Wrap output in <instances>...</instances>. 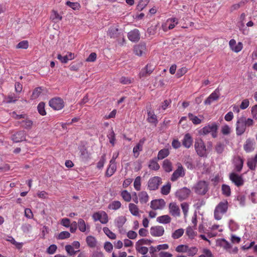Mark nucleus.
<instances>
[{"mask_svg":"<svg viewBox=\"0 0 257 257\" xmlns=\"http://www.w3.org/2000/svg\"><path fill=\"white\" fill-rule=\"evenodd\" d=\"M254 121L252 119L246 118L244 116L238 118L236 123V134L237 136L242 135L245 132L247 126H251Z\"/></svg>","mask_w":257,"mask_h":257,"instance_id":"f257e3e1","label":"nucleus"},{"mask_svg":"<svg viewBox=\"0 0 257 257\" xmlns=\"http://www.w3.org/2000/svg\"><path fill=\"white\" fill-rule=\"evenodd\" d=\"M228 207V203L227 200H224L219 203L216 206L214 212V216L216 220H220L223 214L225 213Z\"/></svg>","mask_w":257,"mask_h":257,"instance_id":"f03ea898","label":"nucleus"},{"mask_svg":"<svg viewBox=\"0 0 257 257\" xmlns=\"http://www.w3.org/2000/svg\"><path fill=\"white\" fill-rule=\"evenodd\" d=\"M194 148L196 153L201 157H206L207 149L206 146L201 138H197L195 139Z\"/></svg>","mask_w":257,"mask_h":257,"instance_id":"7ed1b4c3","label":"nucleus"},{"mask_svg":"<svg viewBox=\"0 0 257 257\" xmlns=\"http://www.w3.org/2000/svg\"><path fill=\"white\" fill-rule=\"evenodd\" d=\"M193 189L196 194L205 195L208 191V184L205 181H200L194 185Z\"/></svg>","mask_w":257,"mask_h":257,"instance_id":"20e7f679","label":"nucleus"},{"mask_svg":"<svg viewBox=\"0 0 257 257\" xmlns=\"http://www.w3.org/2000/svg\"><path fill=\"white\" fill-rule=\"evenodd\" d=\"M176 165L177 168L171 177L172 182L176 181L179 178L184 177L186 174V170L180 163H178Z\"/></svg>","mask_w":257,"mask_h":257,"instance_id":"39448f33","label":"nucleus"},{"mask_svg":"<svg viewBox=\"0 0 257 257\" xmlns=\"http://www.w3.org/2000/svg\"><path fill=\"white\" fill-rule=\"evenodd\" d=\"M217 130L218 125L215 123H213L203 127L200 131V134L206 135L209 133H211L212 137L215 138L217 137Z\"/></svg>","mask_w":257,"mask_h":257,"instance_id":"423d86ee","label":"nucleus"},{"mask_svg":"<svg viewBox=\"0 0 257 257\" xmlns=\"http://www.w3.org/2000/svg\"><path fill=\"white\" fill-rule=\"evenodd\" d=\"M49 106L55 110H60L64 106V102L60 97L51 99L49 102Z\"/></svg>","mask_w":257,"mask_h":257,"instance_id":"0eeeda50","label":"nucleus"},{"mask_svg":"<svg viewBox=\"0 0 257 257\" xmlns=\"http://www.w3.org/2000/svg\"><path fill=\"white\" fill-rule=\"evenodd\" d=\"M162 183V179L158 176L150 178L148 181V188L150 190H156Z\"/></svg>","mask_w":257,"mask_h":257,"instance_id":"6e6552de","label":"nucleus"},{"mask_svg":"<svg viewBox=\"0 0 257 257\" xmlns=\"http://www.w3.org/2000/svg\"><path fill=\"white\" fill-rule=\"evenodd\" d=\"M92 218L95 221H99L102 224H105L108 221L107 214L104 211L94 213L92 215Z\"/></svg>","mask_w":257,"mask_h":257,"instance_id":"1a4fd4ad","label":"nucleus"},{"mask_svg":"<svg viewBox=\"0 0 257 257\" xmlns=\"http://www.w3.org/2000/svg\"><path fill=\"white\" fill-rule=\"evenodd\" d=\"M229 179L237 187L242 186L244 184V180L242 177L235 173L232 172L229 174Z\"/></svg>","mask_w":257,"mask_h":257,"instance_id":"9d476101","label":"nucleus"},{"mask_svg":"<svg viewBox=\"0 0 257 257\" xmlns=\"http://www.w3.org/2000/svg\"><path fill=\"white\" fill-rule=\"evenodd\" d=\"M190 193L191 191L189 189L186 187H183L176 192V196L179 200L182 201L187 199L189 197Z\"/></svg>","mask_w":257,"mask_h":257,"instance_id":"9b49d317","label":"nucleus"},{"mask_svg":"<svg viewBox=\"0 0 257 257\" xmlns=\"http://www.w3.org/2000/svg\"><path fill=\"white\" fill-rule=\"evenodd\" d=\"M154 66L151 64H148L144 68H142L139 74L140 78L147 77L154 71Z\"/></svg>","mask_w":257,"mask_h":257,"instance_id":"f8f14e48","label":"nucleus"},{"mask_svg":"<svg viewBox=\"0 0 257 257\" xmlns=\"http://www.w3.org/2000/svg\"><path fill=\"white\" fill-rule=\"evenodd\" d=\"M220 90L218 88H216L204 101V104L210 105L214 101L217 100L220 96Z\"/></svg>","mask_w":257,"mask_h":257,"instance_id":"ddd939ff","label":"nucleus"},{"mask_svg":"<svg viewBox=\"0 0 257 257\" xmlns=\"http://www.w3.org/2000/svg\"><path fill=\"white\" fill-rule=\"evenodd\" d=\"M164 232L165 230L162 226H154L150 228V233L153 236H161L164 234Z\"/></svg>","mask_w":257,"mask_h":257,"instance_id":"4468645a","label":"nucleus"},{"mask_svg":"<svg viewBox=\"0 0 257 257\" xmlns=\"http://www.w3.org/2000/svg\"><path fill=\"white\" fill-rule=\"evenodd\" d=\"M169 209L170 213L174 217L180 216V210L179 206L175 202H171L169 204Z\"/></svg>","mask_w":257,"mask_h":257,"instance_id":"2eb2a0df","label":"nucleus"},{"mask_svg":"<svg viewBox=\"0 0 257 257\" xmlns=\"http://www.w3.org/2000/svg\"><path fill=\"white\" fill-rule=\"evenodd\" d=\"M255 145V142L253 139H251L250 138L247 139L244 145H243V149L245 151L246 153H249L252 152L254 150Z\"/></svg>","mask_w":257,"mask_h":257,"instance_id":"dca6fc26","label":"nucleus"},{"mask_svg":"<svg viewBox=\"0 0 257 257\" xmlns=\"http://www.w3.org/2000/svg\"><path fill=\"white\" fill-rule=\"evenodd\" d=\"M165 205V202L163 199L154 200L151 202L150 207L154 210L162 209Z\"/></svg>","mask_w":257,"mask_h":257,"instance_id":"f3484780","label":"nucleus"},{"mask_svg":"<svg viewBox=\"0 0 257 257\" xmlns=\"http://www.w3.org/2000/svg\"><path fill=\"white\" fill-rule=\"evenodd\" d=\"M193 142V138L191 135L187 133L184 136L182 140V145L185 148L189 149L192 146Z\"/></svg>","mask_w":257,"mask_h":257,"instance_id":"a211bd4d","label":"nucleus"},{"mask_svg":"<svg viewBox=\"0 0 257 257\" xmlns=\"http://www.w3.org/2000/svg\"><path fill=\"white\" fill-rule=\"evenodd\" d=\"M127 37L128 39L132 42H138L140 39V34L138 29H134L130 31Z\"/></svg>","mask_w":257,"mask_h":257,"instance_id":"6ab92c4d","label":"nucleus"},{"mask_svg":"<svg viewBox=\"0 0 257 257\" xmlns=\"http://www.w3.org/2000/svg\"><path fill=\"white\" fill-rule=\"evenodd\" d=\"M146 46L145 44H140L136 45L134 48V53L139 56H141L145 53Z\"/></svg>","mask_w":257,"mask_h":257,"instance_id":"aec40b11","label":"nucleus"},{"mask_svg":"<svg viewBox=\"0 0 257 257\" xmlns=\"http://www.w3.org/2000/svg\"><path fill=\"white\" fill-rule=\"evenodd\" d=\"M12 140L16 143L22 142L26 139V134L24 131H20L14 134L12 137Z\"/></svg>","mask_w":257,"mask_h":257,"instance_id":"412c9836","label":"nucleus"},{"mask_svg":"<svg viewBox=\"0 0 257 257\" xmlns=\"http://www.w3.org/2000/svg\"><path fill=\"white\" fill-rule=\"evenodd\" d=\"M146 141L145 138H143L140 140L139 143L134 148L133 152L134 156L136 158H137L139 155V152L142 151L143 146Z\"/></svg>","mask_w":257,"mask_h":257,"instance_id":"4be33fe9","label":"nucleus"},{"mask_svg":"<svg viewBox=\"0 0 257 257\" xmlns=\"http://www.w3.org/2000/svg\"><path fill=\"white\" fill-rule=\"evenodd\" d=\"M257 163V154L253 158H248L247 161V166L250 170L254 171L255 169Z\"/></svg>","mask_w":257,"mask_h":257,"instance_id":"5701e85b","label":"nucleus"},{"mask_svg":"<svg viewBox=\"0 0 257 257\" xmlns=\"http://www.w3.org/2000/svg\"><path fill=\"white\" fill-rule=\"evenodd\" d=\"M119 30L117 27H111L108 31V35L111 38H117L120 35Z\"/></svg>","mask_w":257,"mask_h":257,"instance_id":"b1692460","label":"nucleus"},{"mask_svg":"<svg viewBox=\"0 0 257 257\" xmlns=\"http://www.w3.org/2000/svg\"><path fill=\"white\" fill-rule=\"evenodd\" d=\"M116 163H110L107 169V170L105 173V175L107 177H111L116 171Z\"/></svg>","mask_w":257,"mask_h":257,"instance_id":"393cba45","label":"nucleus"},{"mask_svg":"<svg viewBox=\"0 0 257 257\" xmlns=\"http://www.w3.org/2000/svg\"><path fill=\"white\" fill-rule=\"evenodd\" d=\"M138 197L141 204H145L149 201V196L147 192L145 191L139 192Z\"/></svg>","mask_w":257,"mask_h":257,"instance_id":"a878e982","label":"nucleus"},{"mask_svg":"<svg viewBox=\"0 0 257 257\" xmlns=\"http://www.w3.org/2000/svg\"><path fill=\"white\" fill-rule=\"evenodd\" d=\"M86 241L87 245L91 248L96 247L97 241L96 239L93 236H88L86 238Z\"/></svg>","mask_w":257,"mask_h":257,"instance_id":"bb28decb","label":"nucleus"},{"mask_svg":"<svg viewBox=\"0 0 257 257\" xmlns=\"http://www.w3.org/2000/svg\"><path fill=\"white\" fill-rule=\"evenodd\" d=\"M243 160L239 156H238L235 159V169L237 172H240L243 167Z\"/></svg>","mask_w":257,"mask_h":257,"instance_id":"cd10ccee","label":"nucleus"},{"mask_svg":"<svg viewBox=\"0 0 257 257\" xmlns=\"http://www.w3.org/2000/svg\"><path fill=\"white\" fill-rule=\"evenodd\" d=\"M128 209L131 214L136 216H140V211L138 207L134 203H130L128 204Z\"/></svg>","mask_w":257,"mask_h":257,"instance_id":"c85d7f7f","label":"nucleus"},{"mask_svg":"<svg viewBox=\"0 0 257 257\" xmlns=\"http://www.w3.org/2000/svg\"><path fill=\"white\" fill-rule=\"evenodd\" d=\"M162 167L166 172H170L173 170L172 163L168 159H165L163 161Z\"/></svg>","mask_w":257,"mask_h":257,"instance_id":"c756f323","label":"nucleus"},{"mask_svg":"<svg viewBox=\"0 0 257 257\" xmlns=\"http://www.w3.org/2000/svg\"><path fill=\"white\" fill-rule=\"evenodd\" d=\"M170 154V151L168 149H163L160 150L157 156V160H161L167 157Z\"/></svg>","mask_w":257,"mask_h":257,"instance_id":"7c9ffc66","label":"nucleus"},{"mask_svg":"<svg viewBox=\"0 0 257 257\" xmlns=\"http://www.w3.org/2000/svg\"><path fill=\"white\" fill-rule=\"evenodd\" d=\"M50 19L54 23H57L62 20V17L59 14L57 11L52 10L50 16Z\"/></svg>","mask_w":257,"mask_h":257,"instance_id":"2f4dec72","label":"nucleus"},{"mask_svg":"<svg viewBox=\"0 0 257 257\" xmlns=\"http://www.w3.org/2000/svg\"><path fill=\"white\" fill-rule=\"evenodd\" d=\"M157 221L160 223L167 224L171 222V218L168 215H162L157 217Z\"/></svg>","mask_w":257,"mask_h":257,"instance_id":"473e14b6","label":"nucleus"},{"mask_svg":"<svg viewBox=\"0 0 257 257\" xmlns=\"http://www.w3.org/2000/svg\"><path fill=\"white\" fill-rule=\"evenodd\" d=\"M121 206V203L119 201H113L108 205V208L113 210H116L119 209Z\"/></svg>","mask_w":257,"mask_h":257,"instance_id":"72a5a7b5","label":"nucleus"},{"mask_svg":"<svg viewBox=\"0 0 257 257\" xmlns=\"http://www.w3.org/2000/svg\"><path fill=\"white\" fill-rule=\"evenodd\" d=\"M157 159L151 160L149 164V168L153 170L157 171L160 169V165L158 163Z\"/></svg>","mask_w":257,"mask_h":257,"instance_id":"f704fd0d","label":"nucleus"},{"mask_svg":"<svg viewBox=\"0 0 257 257\" xmlns=\"http://www.w3.org/2000/svg\"><path fill=\"white\" fill-rule=\"evenodd\" d=\"M184 233V230L183 228H179L175 230L172 233V237L174 239H178L181 237Z\"/></svg>","mask_w":257,"mask_h":257,"instance_id":"c9c22d12","label":"nucleus"},{"mask_svg":"<svg viewBox=\"0 0 257 257\" xmlns=\"http://www.w3.org/2000/svg\"><path fill=\"white\" fill-rule=\"evenodd\" d=\"M148 117L147 120L149 122L152 123H156L157 122V116L154 114V112L148 111Z\"/></svg>","mask_w":257,"mask_h":257,"instance_id":"e433bc0d","label":"nucleus"},{"mask_svg":"<svg viewBox=\"0 0 257 257\" xmlns=\"http://www.w3.org/2000/svg\"><path fill=\"white\" fill-rule=\"evenodd\" d=\"M221 190L222 194L226 196L229 197L231 195V190L230 187L226 184H223L221 186Z\"/></svg>","mask_w":257,"mask_h":257,"instance_id":"4c0bfd02","label":"nucleus"},{"mask_svg":"<svg viewBox=\"0 0 257 257\" xmlns=\"http://www.w3.org/2000/svg\"><path fill=\"white\" fill-rule=\"evenodd\" d=\"M188 118L194 124H199L202 121L201 119L191 113L188 114Z\"/></svg>","mask_w":257,"mask_h":257,"instance_id":"58836bf2","label":"nucleus"},{"mask_svg":"<svg viewBox=\"0 0 257 257\" xmlns=\"http://www.w3.org/2000/svg\"><path fill=\"white\" fill-rule=\"evenodd\" d=\"M120 195L122 199L126 202H130L132 199V196L127 190H124L121 191Z\"/></svg>","mask_w":257,"mask_h":257,"instance_id":"ea45409f","label":"nucleus"},{"mask_svg":"<svg viewBox=\"0 0 257 257\" xmlns=\"http://www.w3.org/2000/svg\"><path fill=\"white\" fill-rule=\"evenodd\" d=\"M136 249L138 252L143 255L146 254L148 251V247L137 243L136 244Z\"/></svg>","mask_w":257,"mask_h":257,"instance_id":"a19ab883","label":"nucleus"},{"mask_svg":"<svg viewBox=\"0 0 257 257\" xmlns=\"http://www.w3.org/2000/svg\"><path fill=\"white\" fill-rule=\"evenodd\" d=\"M198 251V249L196 246H191L189 247L188 246L187 248V254L189 256H193L196 255Z\"/></svg>","mask_w":257,"mask_h":257,"instance_id":"79ce46f5","label":"nucleus"},{"mask_svg":"<svg viewBox=\"0 0 257 257\" xmlns=\"http://www.w3.org/2000/svg\"><path fill=\"white\" fill-rule=\"evenodd\" d=\"M225 148V145L223 143L218 142L215 146V150L218 154H222Z\"/></svg>","mask_w":257,"mask_h":257,"instance_id":"37998d69","label":"nucleus"},{"mask_svg":"<svg viewBox=\"0 0 257 257\" xmlns=\"http://www.w3.org/2000/svg\"><path fill=\"white\" fill-rule=\"evenodd\" d=\"M104 233L110 239H114L116 238V235L112 232L108 227H104L103 228Z\"/></svg>","mask_w":257,"mask_h":257,"instance_id":"c03bdc74","label":"nucleus"},{"mask_svg":"<svg viewBox=\"0 0 257 257\" xmlns=\"http://www.w3.org/2000/svg\"><path fill=\"white\" fill-rule=\"evenodd\" d=\"M188 245L186 244H180L175 248V251L179 253H186L187 251Z\"/></svg>","mask_w":257,"mask_h":257,"instance_id":"a18cd8bd","label":"nucleus"},{"mask_svg":"<svg viewBox=\"0 0 257 257\" xmlns=\"http://www.w3.org/2000/svg\"><path fill=\"white\" fill-rule=\"evenodd\" d=\"M78 226L79 230L81 232H85L86 230V226L84 220L79 219L78 221Z\"/></svg>","mask_w":257,"mask_h":257,"instance_id":"49530a36","label":"nucleus"},{"mask_svg":"<svg viewBox=\"0 0 257 257\" xmlns=\"http://www.w3.org/2000/svg\"><path fill=\"white\" fill-rule=\"evenodd\" d=\"M171 187V183L169 182L167 185H164L161 188L162 194L165 195H168L170 192Z\"/></svg>","mask_w":257,"mask_h":257,"instance_id":"de8ad7c7","label":"nucleus"},{"mask_svg":"<svg viewBox=\"0 0 257 257\" xmlns=\"http://www.w3.org/2000/svg\"><path fill=\"white\" fill-rule=\"evenodd\" d=\"M107 136L109 139V143L112 145V146H114L115 142V135L112 128H111L110 132L107 135Z\"/></svg>","mask_w":257,"mask_h":257,"instance_id":"09e8293b","label":"nucleus"},{"mask_svg":"<svg viewBox=\"0 0 257 257\" xmlns=\"http://www.w3.org/2000/svg\"><path fill=\"white\" fill-rule=\"evenodd\" d=\"M133 79L128 77L122 76L119 79V82L120 83L127 85L132 83L133 81Z\"/></svg>","mask_w":257,"mask_h":257,"instance_id":"8fccbe9b","label":"nucleus"},{"mask_svg":"<svg viewBox=\"0 0 257 257\" xmlns=\"http://www.w3.org/2000/svg\"><path fill=\"white\" fill-rule=\"evenodd\" d=\"M134 186L136 190L140 191L141 190V177L140 176H138L136 178L134 183Z\"/></svg>","mask_w":257,"mask_h":257,"instance_id":"3c124183","label":"nucleus"},{"mask_svg":"<svg viewBox=\"0 0 257 257\" xmlns=\"http://www.w3.org/2000/svg\"><path fill=\"white\" fill-rule=\"evenodd\" d=\"M66 5L74 10H78L81 8L80 5L78 3H73L67 1Z\"/></svg>","mask_w":257,"mask_h":257,"instance_id":"603ef678","label":"nucleus"},{"mask_svg":"<svg viewBox=\"0 0 257 257\" xmlns=\"http://www.w3.org/2000/svg\"><path fill=\"white\" fill-rule=\"evenodd\" d=\"M169 22H171L168 26V29L169 30L173 29L178 23V20L175 18L168 19L167 21V23Z\"/></svg>","mask_w":257,"mask_h":257,"instance_id":"864d4df0","label":"nucleus"},{"mask_svg":"<svg viewBox=\"0 0 257 257\" xmlns=\"http://www.w3.org/2000/svg\"><path fill=\"white\" fill-rule=\"evenodd\" d=\"M126 219L124 216H119L116 219V225L118 227H122L126 222Z\"/></svg>","mask_w":257,"mask_h":257,"instance_id":"5fc2aeb1","label":"nucleus"},{"mask_svg":"<svg viewBox=\"0 0 257 257\" xmlns=\"http://www.w3.org/2000/svg\"><path fill=\"white\" fill-rule=\"evenodd\" d=\"M37 109L39 113L42 115L46 114V112L45 109V103L43 102L39 103L37 106Z\"/></svg>","mask_w":257,"mask_h":257,"instance_id":"6e6d98bb","label":"nucleus"},{"mask_svg":"<svg viewBox=\"0 0 257 257\" xmlns=\"http://www.w3.org/2000/svg\"><path fill=\"white\" fill-rule=\"evenodd\" d=\"M29 47V43L28 41L27 40H24L20 42H19L16 48L17 49H26Z\"/></svg>","mask_w":257,"mask_h":257,"instance_id":"4d7b16f0","label":"nucleus"},{"mask_svg":"<svg viewBox=\"0 0 257 257\" xmlns=\"http://www.w3.org/2000/svg\"><path fill=\"white\" fill-rule=\"evenodd\" d=\"M22 122L23 127L26 129H31L33 123V121L29 119H26Z\"/></svg>","mask_w":257,"mask_h":257,"instance_id":"13d9d810","label":"nucleus"},{"mask_svg":"<svg viewBox=\"0 0 257 257\" xmlns=\"http://www.w3.org/2000/svg\"><path fill=\"white\" fill-rule=\"evenodd\" d=\"M32 228V226L31 224L28 223L23 224L21 227L22 230L24 233H29L30 232Z\"/></svg>","mask_w":257,"mask_h":257,"instance_id":"bf43d9fd","label":"nucleus"},{"mask_svg":"<svg viewBox=\"0 0 257 257\" xmlns=\"http://www.w3.org/2000/svg\"><path fill=\"white\" fill-rule=\"evenodd\" d=\"M41 93V88L40 87H37L35 88L31 95L32 99H36L37 98L40 94Z\"/></svg>","mask_w":257,"mask_h":257,"instance_id":"052dcab7","label":"nucleus"},{"mask_svg":"<svg viewBox=\"0 0 257 257\" xmlns=\"http://www.w3.org/2000/svg\"><path fill=\"white\" fill-rule=\"evenodd\" d=\"M70 236V233L68 231H64L59 234L58 238L59 239H64L69 238Z\"/></svg>","mask_w":257,"mask_h":257,"instance_id":"680f3d73","label":"nucleus"},{"mask_svg":"<svg viewBox=\"0 0 257 257\" xmlns=\"http://www.w3.org/2000/svg\"><path fill=\"white\" fill-rule=\"evenodd\" d=\"M105 157H106L105 154H103L101 157L100 160L98 161V162L97 164V167L98 169H101L103 167L104 164V163L105 162V160H106Z\"/></svg>","mask_w":257,"mask_h":257,"instance_id":"e2e57ef3","label":"nucleus"},{"mask_svg":"<svg viewBox=\"0 0 257 257\" xmlns=\"http://www.w3.org/2000/svg\"><path fill=\"white\" fill-rule=\"evenodd\" d=\"M186 234L190 238H193L195 235V231L191 227L186 228Z\"/></svg>","mask_w":257,"mask_h":257,"instance_id":"0e129e2a","label":"nucleus"},{"mask_svg":"<svg viewBox=\"0 0 257 257\" xmlns=\"http://www.w3.org/2000/svg\"><path fill=\"white\" fill-rule=\"evenodd\" d=\"M65 248L67 253L70 255H74L79 251V250L74 251L73 246L71 245H66Z\"/></svg>","mask_w":257,"mask_h":257,"instance_id":"69168bd1","label":"nucleus"},{"mask_svg":"<svg viewBox=\"0 0 257 257\" xmlns=\"http://www.w3.org/2000/svg\"><path fill=\"white\" fill-rule=\"evenodd\" d=\"M187 72V69L186 67H182L178 70L176 74L177 78H180L184 75Z\"/></svg>","mask_w":257,"mask_h":257,"instance_id":"338daca9","label":"nucleus"},{"mask_svg":"<svg viewBox=\"0 0 257 257\" xmlns=\"http://www.w3.org/2000/svg\"><path fill=\"white\" fill-rule=\"evenodd\" d=\"M202 254L204 255L205 257H214V255L212 254V252L208 248H203L202 250Z\"/></svg>","mask_w":257,"mask_h":257,"instance_id":"774afa93","label":"nucleus"}]
</instances>
